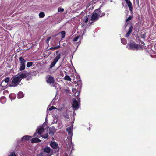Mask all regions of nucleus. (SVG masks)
Masks as SVG:
<instances>
[{
	"label": "nucleus",
	"mask_w": 156,
	"mask_h": 156,
	"mask_svg": "<svg viewBox=\"0 0 156 156\" xmlns=\"http://www.w3.org/2000/svg\"><path fill=\"white\" fill-rule=\"evenodd\" d=\"M44 129L43 128L42 126H40L38 127L37 129L36 133L34 134V137H42L44 138H47L48 137V133H46L42 135L41 134L43 133L44 131Z\"/></svg>",
	"instance_id": "obj_1"
},
{
	"label": "nucleus",
	"mask_w": 156,
	"mask_h": 156,
	"mask_svg": "<svg viewBox=\"0 0 156 156\" xmlns=\"http://www.w3.org/2000/svg\"><path fill=\"white\" fill-rule=\"evenodd\" d=\"M74 94L76 98L73 101L72 107L74 110H76L79 108V106L80 99L78 96L80 94V91H77Z\"/></svg>",
	"instance_id": "obj_2"
},
{
	"label": "nucleus",
	"mask_w": 156,
	"mask_h": 156,
	"mask_svg": "<svg viewBox=\"0 0 156 156\" xmlns=\"http://www.w3.org/2000/svg\"><path fill=\"white\" fill-rule=\"evenodd\" d=\"M104 15V13L101 12V11L100 10L99 8L96 9L91 17V20L92 21H95L98 20L99 17H102Z\"/></svg>",
	"instance_id": "obj_3"
},
{
	"label": "nucleus",
	"mask_w": 156,
	"mask_h": 156,
	"mask_svg": "<svg viewBox=\"0 0 156 156\" xmlns=\"http://www.w3.org/2000/svg\"><path fill=\"white\" fill-rule=\"evenodd\" d=\"M127 47L129 49L137 50L141 49V47L135 43H130L128 44Z\"/></svg>",
	"instance_id": "obj_4"
},
{
	"label": "nucleus",
	"mask_w": 156,
	"mask_h": 156,
	"mask_svg": "<svg viewBox=\"0 0 156 156\" xmlns=\"http://www.w3.org/2000/svg\"><path fill=\"white\" fill-rule=\"evenodd\" d=\"M21 81V78L18 76L12 78V83L9 84V86L16 87L18 85Z\"/></svg>",
	"instance_id": "obj_5"
},
{
	"label": "nucleus",
	"mask_w": 156,
	"mask_h": 156,
	"mask_svg": "<svg viewBox=\"0 0 156 156\" xmlns=\"http://www.w3.org/2000/svg\"><path fill=\"white\" fill-rule=\"evenodd\" d=\"M19 60L20 62V67L19 70L20 71L23 70L25 68V63L26 61L22 57H20Z\"/></svg>",
	"instance_id": "obj_6"
},
{
	"label": "nucleus",
	"mask_w": 156,
	"mask_h": 156,
	"mask_svg": "<svg viewBox=\"0 0 156 156\" xmlns=\"http://www.w3.org/2000/svg\"><path fill=\"white\" fill-rule=\"evenodd\" d=\"M46 81L48 83L52 84L53 86L55 87V80L53 77L50 75H48L47 76Z\"/></svg>",
	"instance_id": "obj_7"
},
{
	"label": "nucleus",
	"mask_w": 156,
	"mask_h": 156,
	"mask_svg": "<svg viewBox=\"0 0 156 156\" xmlns=\"http://www.w3.org/2000/svg\"><path fill=\"white\" fill-rule=\"evenodd\" d=\"M30 73L27 71H24L23 73L19 74V76H18L20 78H21V80L23 78H24L27 77L30 74Z\"/></svg>",
	"instance_id": "obj_8"
},
{
	"label": "nucleus",
	"mask_w": 156,
	"mask_h": 156,
	"mask_svg": "<svg viewBox=\"0 0 156 156\" xmlns=\"http://www.w3.org/2000/svg\"><path fill=\"white\" fill-rule=\"evenodd\" d=\"M72 130L73 126H71L66 129V131L68 133L69 137H70L71 139L73 135Z\"/></svg>",
	"instance_id": "obj_9"
},
{
	"label": "nucleus",
	"mask_w": 156,
	"mask_h": 156,
	"mask_svg": "<svg viewBox=\"0 0 156 156\" xmlns=\"http://www.w3.org/2000/svg\"><path fill=\"white\" fill-rule=\"evenodd\" d=\"M126 4L128 5V6L129 9V10L131 12H132L133 11V6L132 5L129 0H125Z\"/></svg>",
	"instance_id": "obj_10"
},
{
	"label": "nucleus",
	"mask_w": 156,
	"mask_h": 156,
	"mask_svg": "<svg viewBox=\"0 0 156 156\" xmlns=\"http://www.w3.org/2000/svg\"><path fill=\"white\" fill-rule=\"evenodd\" d=\"M67 148L69 150L71 149V151L73 150V143L71 141V140H70L69 142L68 143V145H67Z\"/></svg>",
	"instance_id": "obj_11"
},
{
	"label": "nucleus",
	"mask_w": 156,
	"mask_h": 156,
	"mask_svg": "<svg viewBox=\"0 0 156 156\" xmlns=\"http://www.w3.org/2000/svg\"><path fill=\"white\" fill-rule=\"evenodd\" d=\"M50 146L53 149H56L58 147V145L55 142H52L50 143Z\"/></svg>",
	"instance_id": "obj_12"
},
{
	"label": "nucleus",
	"mask_w": 156,
	"mask_h": 156,
	"mask_svg": "<svg viewBox=\"0 0 156 156\" xmlns=\"http://www.w3.org/2000/svg\"><path fill=\"white\" fill-rule=\"evenodd\" d=\"M133 29V27L132 26H131L130 27H129V30L127 33H126V35L125 37H128L129 35H130V34L131 33L132 30Z\"/></svg>",
	"instance_id": "obj_13"
},
{
	"label": "nucleus",
	"mask_w": 156,
	"mask_h": 156,
	"mask_svg": "<svg viewBox=\"0 0 156 156\" xmlns=\"http://www.w3.org/2000/svg\"><path fill=\"white\" fill-rule=\"evenodd\" d=\"M55 131V127H52L51 129H49L48 133L50 135H53Z\"/></svg>",
	"instance_id": "obj_14"
},
{
	"label": "nucleus",
	"mask_w": 156,
	"mask_h": 156,
	"mask_svg": "<svg viewBox=\"0 0 156 156\" xmlns=\"http://www.w3.org/2000/svg\"><path fill=\"white\" fill-rule=\"evenodd\" d=\"M31 136H28V135H25L22 138V140H28L29 139L31 138Z\"/></svg>",
	"instance_id": "obj_15"
},
{
	"label": "nucleus",
	"mask_w": 156,
	"mask_h": 156,
	"mask_svg": "<svg viewBox=\"0 0 156 156\" xmlns=\"http://www.w3.org/2000/svg\"><path fill=\"white\" fill-rule=\"evenodd\" d=\"M41 141V140L37 138H32L31 140V142L32 143L39 142Z\"/></svg>",
	"instance_id": "obj_16"
},
{
	"label": "nucleus",
	"mask_w": 156,
	"mask_h": 156,
	"mask_svg": "<svg viewBox=\"0 0 156 156\" xmlns=\"http://www.w3.org/2000/svg\"><path fill=\"white\" fill-rule=\"evenodd\" d=\"M8 83H6L4 82V81H2L1 83V86L3 88H5L7 86Z\"/></svg>",
	"instance_id": "obj_17"
},
{
	"label": "nucleus",
	"mask_w": 156,
	"mask_h": 156,
	"mask_svg": "<svg viewBox=\"0 0 156 156\" xmlns=\"http://www.w3.org/2000/svg\"><path fill=\"white\" fill-rule=\"evenodd\" d=\"M24 97V94L23 92H19L17 95V98H21Z\"/></svg>",
	"instance_id": "obj_18"
},
{
	"label": "nucleus",
	"mask_w": 156,
	"mask_h": 156,
	"mask_svg": "<svg viewBox=\"0 0 156 156\" xmlns=\"http://www.w3.org/2000/svg\"><path fill=\"white\" fill-rule=\"evenodd\" d=\"M44 151L45 152L48 154L50 153L51 151V149L49 147H48L45 148L44 149Z\"/></svg>",
	"instance_id": "obj_19"
},
{
	"label": "nucleus",
	"mask_w": 156,
	"mask_h": 156,
	"mask_svg": "<svg viewBox=\"0 0 156 156\" xmlns=\"http://www.w3.org/2000/svg\"><path fill=\"white\" fill-rule=\"evenodd\" d=\"M90 17V16L89 15H87L85 16L83 19L85 23H87V22H88L89 18Z\"/></svg>",
	"instance_id": "obj_20"
},
{
	"label": "nucleus",
	"mask_w": 156,
	"mask_h": 156,
	"mask_svg": "<svg viewBox=\"0 0 156 156\" xmlns=\"http://www.w3.org/2000/svg\"><path fill=\"white\" fill-rule=\"evenodd\" d=\"M57 62L54 59L53 61L51 62L50 66V67L52 68L53 67Z\"/></svg>",
	"instance_id": "obj_21"
},
{
	"label": "nucleus",
	"mask_w": 156,
	"mask_h": 156,
	"mask_svg": "<svg viewBox=\"0 0 156 156\" xmlns=\"http://www.w3.org/2000/svg\"><path fill=\"white\" fill-rule=\"evenodd\" d=\"M64 79L65 80L68 81H71V79L70 78V76L68 75H66L64 78Z\"/></svg>",
	"instance_id": "obj_22"
},
{
	"label": "nucleus",
	"mask_w": 156,
	"mask_h": 156,
	"mask_svg": "<svg viewBox=\"0 0 156 156\" xmlns=\"http://www.w3.org/2000/svg\"><path fill=\"white\" fill-rule=\"evenodd\" d=\"M61 57V55L58 54L56 57L54 59L57 62H58Z\"/></svg>",
	"instance_id": "obj_23"
},
{
	"label": "nucleus",
	"mask_w": 156,
	"mask_h": 156,
	"mask_svg": "<svg viewBox=\"0 0 156 156\" xmlns=\"http://www.w3.org/2000/svg\"><path fill=\"white\" fill-rule=\"evenodd\" d=\"M39 16L40 18H42L45 16L44 13L43 12H41L39 13Z\"/></svg>",
	"instance_id": "obj_24"
},
{
	"label": "nucleus",
	"mask_w": 156,
	"mask_h": 156,
	"mask_svg": "<svg viewBox=\"0 0 156 156\" xmlns=\"http://www.w3.org/2000/svg\"><path fill=\"white\" fill-rule=\"evenodd\" d=\"M10 78L9 77H7L4 79V81L5 82L8 83L10 80Z\"/></svg>",
	"instance_id": "obj_25"
},
{
	"label": "nucleus",
	"mask_w": 156,
	"mask_h": 156,
	"mask_svg": "<svg viewBox=\"0 0 156 156\" xmlns=\"http://www.w3.org/2000/svg\"><path fill=\"white\" fill-rule=\"evenodd\" d=\"M56 109H57V108L54 106H52L51 107L49 108V106H48L47 109V113L48 112V110L51 111L52 110Z\"/></svg>",
	"instance_id": "obj_26"
},
{
	"label": "nucleus",
	"mask_w": 156,
	"mask_h": 156,
	"mask_svg": "<svg viewBox=\"0 0 156 156\" xmlns=\"http://www.w3.org/2000/svg\"><path fill=\"white\" fill-rule=\"evenodd\" d=\"M121 43L124 44H126L127 43V41L125 38H122L121 40Z\"/></svg>",
	"instance_id": "obj_27"
},
{
	"label": "nucleus",
	"mask_w": 156,
	"mask_h": 156,
	"mask_svg": "<svg viewBox=\"0 0 156 156\" xmlns=\"http://www.w3.org/2000/svg\"><path fill=\"white\" fill-rule=\"evenodd\" d=\"M33 64V62H28L27 64V67H30Z\"/></svg>",
	"instance_id": "obj_28"
},
{
	"label": "nucleus",
	"mask_w": 156,
	"mask_h": 156,
	"mask_svg": "<svg viewBox=\"0 0 156 156\" xmlns=\"http://www.w3.org/2000/svg\"><path fill=\"white\" fill-rule=\"evenodd\" d=\"M62 35V38H64L65 36V32L64 31H62L61 32Z\"/></svg>",
	"instance_id": "obj_29"
},
{
	"label": "nucleus",
	"mask_w": 156,
	"mask_h": 156,
	"mask_svg": "<svg viewBox=\"0 0 156 156\" xmlns=\"http://www.w3.org/2000/svg\"><path fill=\"white\" fill-rule=\"evenodd\" d=\"M79 36H77L75 37V38H74L73 39V41L75 42L77 41H78V39L79 38Z\"/></svg>",
	"instance_id": "obj_30"
},
{
	"label": "nucleus",
	"mask_w": 156,
	"mask_h": 156,
	"mask_svg": "<svg viewBox=\"0 0 156 156\" xmlns=\"http://www.w3.org/2000/svg\"><path fill=\"white\" fill-rule=\"evenodd\" d=\"M58 12H60V11L63 12L64 11V9L63 8H58Z\"/></svg>",
	"instance_id": "obj_31"
},
{
	"label": "nucleus",
	"mask_w": 156,
	"mask_h": 156,
	"mask_svg": "<svg viewBox=\"0 0 156 156\" xmlns=\"http://www.w3.org/2000/svg\"><path fill=\"white\" fill-rule=\"evenodd\" d=\"M132 17L131 16H129L128 18L126 19V22H127L128 21H129L131 20L132 19Z\"/></svg>",
	"instance_id": "obj_32"
},
{
	"label": "nucleus",
	"mask_w": 156,
	"mask_h": 156,
	"mask_svg": "<svg viewBox=\"0 0 156 156\" xmlns=\"http://www.w3.org/2000/svg\"><path fill=\"white\" fill-rule=\"evenodd\" d=\"M51 37H48L47 40H46V42L47 43H48V42L51 39Z\"/></svg>",
	"instance_id": "obj_33"
},
{
	"label": "nucleus",
	"mask_w": 156,
	"mask_h": 156,
	"mask_svg": "<svg viewBox=\"0 0 156 156\" xmlns=\"http://www.w3.org/2000/svg\"><path fill=\"white\" fill-rule=\"evenodd\" d=\"M60 45H58L54 47V49H58L59 48H60Z\"/></svg>",
	"instance_id": "obj_34"
},
{
	"label": "nucleus",
	"mask_w": 156,
	"mask_h": 156,
	"mask_svg": "<svg viewBox=\"0 0 156 156\" xmlns=\"http://www.w3.org/2000/svg\"><path fill=\"white\" fill-rule=\"evenodd\" d=\"M72 91L73 92L75 93L77 91L76 90L75 88H73L72 90Z\"/></svg>",
	"instance_id": "obj_35"
},
{
	"label": "nucleus",
	"mask_w": 156,
	"mask_h": 156,
	"mask_svg": "<svg viewBox=\"0 0 156 156\" xmlns=\"http://www.w3.org/2000/svg\"><path fill=\"white\" fill-rule=\"evenodd\" d=\"M64 115L65 118H69V115L68 114H64Z\"/></svg>",
	"instance_id": "obj_36"
},
{
	"label": "nucleus",
	"mask_w": 156,
	"mask_h": 156,
	"mask_svg": "<svg viewBox=\"0 0 156 156\" xmlns=\"http://www.w3.org/2000/svg\"><path fill=\"white\" fill-rule=\"evenodd\" d=\"M50 50L54 49V47H52L50 48Z\"/></svg>",
	"instance_id": "obj_37"
},
{
	"label": "nucleus",
	"mask_w": 156,
	"mask_h": 156,
	"mask_svg": "<svg viewBox=\"0 0 156 156\" xmlns=\"http://www.w3.org/2000/svg\"><path fill=\"white\" fill-rule=\"evenodd\" d=\"M76 115L75 113L74 112H73V115Z\"/></svg>",
	"instance_id": "obj_38"
},
{
	"label": "nucleus",
	"mask_w": 156,
	"mask_h": 156,
	"mask_svg": "<svg viewBox=\"0 0 156 156\" xmlns=\"http://www.w3.org/2000/svg\"><path fill=\"white\" fill-rule=\"evenodd\" d=\"M59 52V51H56V53H57L58 52Z\"/></svg>",
	"instance_id": "obj_39"
},
{
	"label": "nucleus",
	"mask_w": 156,
	"mask_h": 156,
	"mask_svg": "<svg viewBox=\"0 0 156 156\" xmlns=\"http://www.w3.org/2000/svg\"><path fill=\"white\" fill-rule=\"evenodd\" d=\"M42 154H39L38 155V156H41Z\"/></svg>",
	"instance_id": "obj_40"
}]
</instances>
